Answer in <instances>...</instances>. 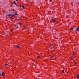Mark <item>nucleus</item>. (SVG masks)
<instances>
[{"label":"nucleus","mask_w":79,"mask_h":79,"mask_svg":"<svg viewBox=\"0 0 79 79\" xmlns=\"http://www.w3.org/2000/svg\"><path fill=\"white\" fill-rule=\"evenodd\" d=\"M4 73H2V76H4Z\"/></svg>","instance_id":"nucleus-17"},{"label":"nucleus","mask_w":79,"mask_h":79,"mask_svg":"<svg viewBox=\"0 0 79 79\" xmlns=\"http://www.w3.org/2000/svg\"><path fill=\"white\" fill-rule=\"evenodd\" d=\"M70 29L71 30H73V27H71L70 28Z\"/></svg>","instance_id":"nucleus-19"},{"label":"nucleus","mask_w":79,"mask_h":79,"mask_svg":"<svg viewBox=\"0 0 79 79\" xmlns=\"http://www.w3.org/2000/svg\"><path fill=\"white\" fill-rule=\"evenodd\" d=\"M19 7H20V8H21V7H22V5H20L19 6Z\"/></svg>","instance_id":"nucleus-20"},{"label":"nucleus","mask_w":79,"mask_h":79,"mask_svg":"<svg viewBox=\"0 0 79 79\" xmlns=\"http://www.w3.org/2000/svg\"><path fill=\"white\" fill-rule=\"evenodd\" d=\"M54 48V47L53 46H52L51 47H50L49 48L50 49V50H52Z\"/></svg>","instance_id":"nucleus-2"},{"label":"nucleus","mask_w":79,"mask_h":79,"mask_svg":"<svg viewBox=\"0 0 79 79\" xmlns=\"http://www.w3.org/2000/svg\"><path fill=\"white\" fill-rule=\"evenodd\" d=\"M19 25H21V23H19Z\"/></svg>","instance_id":"nucleus-23"},{"label":"nucleus","mask_w":79,"mask_h":79,"mask_svg":"<svg viewBox=\"0 0 79 79\" xmlns=\"http://www.w3.org/2000/svg\"><path fill=\"white\" fill-rule=\"evenodd\" d=\"M74 64H76V62H74Z\"/></svg>","instance_id":"nucleus-24"},{"label":"nucleus","mask_w":79,"mask_h":79,"mask_svg":"<svg viewBox=\"0 0 79 79\" xmlns=\"http://www.w3.org/2000/svg\"><path fill=\"white\" fill-rule=\"evenodd\" d=\"M14 10H15V9H13L11 10V11H14Z\"/></svg>","instance_id":"nucleus-16"},{"label":"nucleus","mask_w":79,"mask_h":79,"mask_svg":"<svg viewBox=\"0 0 79 79\" xmlns=\"http://www.w3.org/2000/svg\"><path fill=\"white\" fill-rule=\"evenodd\" d=\"M77 79H79V75L77 76Z\"/></svg>","instance_id":"nucleus-12"},{"label":"nucleus","mask_w":79,"mask_h":79,"mask_svg":"<svg viewBox=\"0 0 79 79\" xmlns=\"http://www.w3.org/2000/svg\"><path fill=\"white\" fill-rule=\"evenodd\" d=\"M50 2H52L53 1V0H50Z\"/></svg>","instance_id":"nucleus-26"},{"label":"nucleus","mask_w":79,"mask_h":79,"mask_svg":"<svg viewBox=\"0 0 79 79\" xmlns=\"http://www.w3.org/2000/svg\"><path fill=\"white\" fill-rule=\"evenodd\" d=\"M26 19V20H27V19Z\"/></svg>","instance_id":"nucleus-33"},{"label":"nucleus","mask_w":79,"mask_h":79,"mask_svg":"<svg viewBox=\"0 0 79 79\" xmlns=\"http://www.w3.org/2000/svg\"><path fill=\"white\" fill-rule=\"evenodd\" d=\"M11 21H13V19H12L11 20Z\"/></svg>","instance_id":"nucleus-31"},{"label":"nucleus","mask_w":79,"mask_h":79,"mask_svg":"<svg viewBox=\"0 0 79 79\" xmlns=\"http://www.w3.org/2000/svg\"><path fill=\"white\" fill-rule=\"evenodd\" d=\"M7 15L9 16V17H10L11 16V14L10 13L8 15L7 14Z\"/></svg>","instance_id":"nucleus-4"},{"label":"nucleus","mask_w":79,"mask_h":79,"mask_svg":"<svg viewBox=\"0 0 79 79\" xmlns=\"http://www.w3.org/2000/svg\"><path fill=\"white\" fill-rule=\"evenodd\" d=\"M18 27H19L17 25L15 26V27L16 29H18Z\"/></svg>","instance_id":"nucleus-5"},{"label":"nucleus","mask_w":79,"mask_h":79,"mask_svg":"<svg viewBox=\"0 0 79 79\" xmlns=\"http://www.w3.org/2000/svg\"><path fill=\"white\" fill-rule=\"evenodd\" d=\"M76 30H77V31H79V27L77 28L76 29Z\"/></svg>","instance_id":"nucleus-8"},{"label":"nucleus","mask_w":79,"mask_h":79,"mask_svg":"<svg viewBox=\"0 0 79 79\" xmlns=\"http://www.w3.org/2000/svg\"><path fill=\"white\" fill-rule=\"evenodd\" d=\"M9 64V63H8V64H6L5 65V66H8V64Z\"/></svg>","instance_id":"nucleus-13"},{"label":"nucleus","mask_w":79,"mask_h":79,"mask_svg":"<svg viewBox=\"0 0 79 79\" xmlns=\"http://www.w3.org/2000/svg\"><path fill=\"white\" fill-rule=\"evenodd\" d=\"M13 4H14V5H16V2H15V1H14L13 2Z\"/></svg>","instance_id":"nucleus-3"},{"label":"nucleus","mask_w":79,"mask_h":79,"mask_svg":"<svg viewBox=\"0 0 79 79\" xmlns=\"http://www.w3.org/2000/svg\"><path fill=\"white\" fill-rule=\"evenodd\" d=\"M54 56H54V55L52 56H51V58H53V57H54Z\"/></svg>","instance_id":"nucleus-15"},{"label":"nucleus","mask_w":79,"mask_h":79,"mask_svg":"<svg viewBox=\"0 0 79 79\" xmlns=\"http://www.w3.org/2000/svg\"><path fill=\"white\" fill-rule=\"evenodd\" d=\"M10 16H15L14 14L10 13Z\"/></svg>","instance_id":"nucleus-11"},{"label":"nucleus","mask_w":79,"mask_h":79,"mask_svg":"<svg viewBox=\"0 0 79 79\" xmlns=\"http://www.w3.org/2000/svg\"><path fill=\"white\" fill-rule=\"evenodd\" d=\"M11 18H12V17H11Z\"/></svg>","instance_id":"nucleus-32"},{"label":"nucleus","mask_w":79,"mask_h":79,"mask_svg":"<svg viewBox=\"0 0 79 79\" xmlns=\"http://www.w3.org/2000/svg\"><path fill=\"white\" fill-rule=\"evenodd\" d=\"M11 35L12 36V35Z\"/></svg>","instance_id":"nucleus-30"},{"label":"nucleus","mask_w":79,"mask_h":79,"mask_svg":"<svg viewBox=\"0 0 79 79\" xmlns=\"http://www.w3.org/2000/svg\"><path fill=\"white\" fill-rule=\"evenodd\" d=\"M17 19V21H18L19 20V19Z\"/></svg>","instance_id":"nucleus-25"},{"label":"nucleus","mask_w":79,"mask_h":79,"mask_svg":"<svg viewBox=\"0 0 79 79\" xmlns=\"http://www.w3.org/2000/svg\"><path fill=\"white\" fill-rule=\"evenodd\" d=\"M18 0H16L17 2H18Z\"/></svg>","instance_id":"nucleus-28"},{"label":"nucleus","mask_w":79,"mask_h":79,"mask_svg":"<svg viewBox=\"0 0 79 79\" xmlns=\"http://www.w3.org/2000/svg\"><path fill=\"white\" fill-rule=\"evenodd\" d=\"M52 20L53 23V22H55V19H52Z\"/></svg>","instance_id":"nucleus-10"},{"label":"nucleus","mask_w":79,"mask_h":79,"mask_svg":"<svg viewBox=\"0 0 79 79\" xmlns=\"http://www.w3.org/2000/svg\"><path fill=\"white\" fill-rule=\"evenodd\" d=\"M23 27H24V29H26V27H27V26H23Z\"/></svg>","instance_id":"nucleus-9"},{"label":"nucleus","mask_w":79,"mask_h":79,"mask_svg":"<svg viewBox=\"0 0 79 79\" xmlns=\"http://www.w3.org/2000/svg\"><path fill=\"white\" fill-rule=\"evenodd\" d=\"M22 8H23V9H24V6H22Z\"/></svg>","instance_id":"nucleus-18"},{"label":"nucleus","mask_w":79,"mask_h":79,"mask_svg":"<svg viewBox=\"0 0 79 79\" xmlns=\"http://www.w3.org/2000/svg\"><path fill=\"white\" fill-rule=\"evenodd\" d=\"M20 47H19V46H17V48H20Z\"/></svg>","instance_id":"nucleus-14"},{"label":"nucleus","mask_w":79,"mask_h":79,"mask_svg":"<svg viewBox=\"0 0 79 79\" xmlns=\"http://www.w3.org/2000/svg\"><path fill=\"white\" fill-rule=\"evenodd\" d=\"M63 73L64 74L65 73V72L64 71H62Z\"/></svg>","instance_id":"nucleus-22"},{"label":"nucleus","mask_w":79,"mask_h":79,"mask_svg":"<svg viewBox=\"0 0 79 79\" xmlns=\"http://www.w3.org/2000/svg\"><path fill=\"white\" fill-rule=\"evenodd\" d=\"M74 52L73 53V54H72V58H73L74 57Z\"/></svg>","instance_id":"nucleus-7"},{"label":"nucleus","mask_w":79,"mask_h":79,"mask_svg":"<svg viewBox=\"0 0 79 79\" xmlns=\"http://www.w3.org/2000/svg\"><path fill=\"white\" fill-rule=\"evenodd\" d=\"M19 15H18V14H14V16H18Z\"/></svg>","instance_id":"nucleus-6"},{"label":"nucleus","mask_w":79,"mask_h":79,"mask_svg":"<svg viewBox=\"0 0 79 79\" xmlns=\"http://www.w3.org/2000/svg\"><path fill=\"white\" fill-rule=\"evenodd\" d=\"M11 31H13V30H11Z\"/></svg>","instance_id":"nucleus-27"},{"label":"nucleus","mask_w":79,"mask_h":79,"mask_svg":"<svg viewBox=\"0 0 79 79\" xmlns=\"http://www.w3.org/2000/svg\"><path fill=\"white\" fill-rule=\"evenodd\" d=\"M39 57H40V56H37V58H39Z\"/></svg>","instance_id":"nucleus-21"},{"label":"nucleus","mask_w":79,"mask_h":79,"mask_svg":"<svg viewBox=\"0 0 79 79\" xmlns=\"http://www.w3.org/2000/svg\"><path fill=\"white\" fill-rule=\"evenodd\" d=\"M4 32L5 35H6L7 34V31H6V30H4Z\"/></svg>","instance_id":"nucleus-1"},{"label":"nucleus","mask_w":79,"mask_h":79,"mask_svg":"<svg viewBox=\"0 0 79 79\" xmlns=\"http://www.w3.org/2000/svg\"><path fill=\"white\" fill-rule=\"evenodd\" d=\"M12 19H14V18H12Z\"/></svg>","instance_id":"nucleus-29"}]
</instances>
